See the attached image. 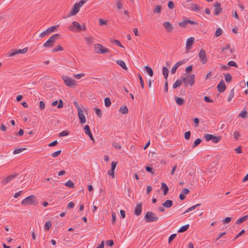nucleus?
<instances>
[{"mask_svg": "<svg viewBox=\"0 0 248 248\" xmlns=\"http://www.w3.org/2000/svg\"><path fill=\"white\" fill-rule=\"evenodd\" d=\"M69 132L66 130L62 131L59 134V137L66 136L69 135Z\"/></svg>", "mask_w": 248, "mask_h": 248, "instance_id": "51", "label": "nucleus"}, {"mask_svg": "<svg viewBox=\"0 0 248 248\" xmlns=\"http://www.w3.org/2000/svg\"><path fill=\"white\" fill-rule=\"evenodd\" d=\"M228 65L229 66H233L234 67L237 68L238 65L237 64L233 61H231L228 62Z\"/></svg>", "mask_w": 248, "mask_h": 248, "instance_id": "49", "label": "nucleus"}, {"mask_svg": "<svg viewBox=\"0 0 248 248\" xmlns=\"http://www.w3.org/2000/svg\"><path fill=\"white\" fill-rule=\"evenodd\" d=\"M69 29L74 31L80 32L81 31V25L77 21H73L69 27Z\"/></svg>", "mask_w": 248, "mask_h": 248, "instance_id": "10", "label": "nucleus"}, {"mask_svg": "<svg viewBox=\"0 0 248 248\" xmlns=\"http://www.w3.org/2000/svg\"><path fill=\"white\" fill-rule=\"evenodd\" d=\"M232 218L231 217H227L222 220L224 223H229L231 222Z\"/></svg>", "mask_w": 248, "mask_h": 248, "instance_id": "64", "label": "nucleus"}, {"mask_svg": "<svg viewBox=\"0 0 248 248\" xmlns=\"http://www.w3.org/2000/svg\"><path fill=\"white\" fill-rule=\"evenodd\" d=\"M239 117H242V118H246L248 117V115H247V112L246 110H243L239 114V115H238Z\"/></svg>", "mask_w": 248, "mask_h": 248, "instance_id": "34", "label": "nucleus"}, {"mask_svg": "<svg viewBox=\"0 0 248 248\" xmlns=\"http://www.w3.org/2000/svg\"><path fill=\"white\" fill-rule=\"evenodd\" d=\"M60 34L58 33L52 35L47 41L43 45V46L47 48H51L54 45L56 41L58 40L60 37Z\"/></svg>", "mask_w": 248, "mask_h": 248, "instance_id": "2", "label": "nucleus"}, {"mask_svg": "<svg viewBox=\"0 0 248 248\" xmlns=\"http://www.w3.org/2000/svg\"><path fill=\"white\" fill-rule=\"evenodd\" d=\"M63 50V48L62 46H61L60 45H58L57 46H56L55 48H54V49H53L52 50V51L53 52H57L58 51H62Z\"/></svg>", "mask_w": 248, "mask_h": 248, "instance_id": "46", "label": "nucleus"}, {"mask_svg": "<svg viewBox=\"0 0 248 248\" xmlns=\"http://www.w3.org/2000/svg\"><path fill=\"white\" fill-rule=\"evenodd\" d=\"M61 153V150H58V151H57L56 152H55L53 153H52V156L53 157H57V156H58L60 155Z\"/></svg>", "mask_w": 248, "mask_h": 248, "instance_id": "58", "label": "nucleus"}, {"mask_svg": "<svg viewBox=\"0 0 248 248\" xmlns=\"http://www.w3.org/2000/svg\"><path fill=\"white\" fill-rule=\"evenodd\" d=\"M142 209V205L141 202H140L139 204L136 205L134 211V215L139 216L141 213Z\"/></svg>", "mask_w": 248, "mask_h": 248, "instance_id": "13", "label": "nucleus"}, {"mask_svg": "<svg viewBox=\"0 0 248 248\" xmlns=\"http://www.w3.org/2000/svg\"><path fill=\"white\" fill-rule=\"evenodd\" d=\"M217 89L219 93H223L225 91L226 89V86L223 80H221L219 82V83L217 86Z\"/></svg>", "mask_w": 248, "mask_h": 248, "instance_id": "14", "label": "nucleus"}, {"mask_svg": "<svg viewBox=\"0 0 248 248\" xmlns=\"http://www.w3.org/2000/svg\"><path fill=\"white\" fill-rule=\"evenodd\" d=\"M194 38L193 37H190L188 38L186 42V49H189L191 48L194 42Z\"/></svg>", "mask_w": 248, "mask_h": 248, "instance_id": "16", "label": "nucleus"}, {"mask_svg": "<svg viewBox=\"0 0 248 248\" xmlns=\"http://www.w3.org/2000/svg\"><path fill=\"white\" fill-rule=\"evenodd\" d=\"M222 30L220 28H218L216 30V32L215 33V35L216 37H219V36H220L222 34Z\"/></svg>", "mask_w": 248, "mask_h": 248, "instance_id": "48", "label": "nucleus"}, {"mask_svg": "<svg viewBox=\"0 0 248 248\" xmlns=\"http://www.w3.org/2000/svg\"><path fill=\"white\" fill-rule=\"evenodd\" d=\"M198 55L202 64H205L207 62L208 60L206 58V53L203 49H201Z\"/></svg>", "mask_w": 248, "mask_h": 248, "instance_id": "12", "label": "nucleus"}, {"mask_svg": "<svg viewBox=\"0 0 248 248\" xmlns=\"http://www.w3.org/2000/svg\"><path fill=\"white\" fill-rule=\"evenodd\" d=\"M221 139V136H213V138L212 139V141L213 142L215 143H218Z\"/></svg>", "mask_w": 248, "mask_h": 248, "instance_id": "35", "label": "nucleus"}, {"mask_svg": "<svg viewBox=\"0 0 248 248\" xmlns=\"http://www.w3.org/2000/svg\"><path fill=\"white\" fill-rule=\"evenodd\" d=\"M138 77H139V78L140 80L141 87L142 89H144V81H143V78H142L141 75L140 73L138 74Z\"/></svg>", "mask_w": 248, "mask_h": 248, "instance_id": "45", "label": "nucleus"}, {"mask_svg": "<svg viewBox=\"0 0 248 248\" xmlns=\"http://www.w3.org/2000/svg\"><path fill=\"white\" fill-rule=\"evenodd\" d=\"M84 131L86 134L88 135L91 133L90 126L88 125H86L84 127Z\"/></svg>", "mask_w": 248, "mask_h": 248, "instance_id": "42", "label": "nucleus"}, {"mask_svg": "<svg viewBox=\"0 0 248 248\" xmlns=\"http://www.w3.org/2000/svg\"><path fill=\"white\" fill-rule=\"evenodd\" d=\"M98 21L100 26H104L106 25L107 22V20H105L102 18L99 19Z\"/></svg>", "mask_w": 248, "mask_h": 248, "instance_id": "55", "label": "nucleus"}, {"mask_svg": "<svg viewBox=\"0 0 248 248\" xmlns=\"http://www.w3.org/2000/svg\"><path fill=\"white\" fill-rule=\"evenodd\" d=\"M16 176H17L16 174L9 175V176H7V177H6L5 178H4L2 180V183L3 184H6L8 183L9 182H10L11 181H12Z\"/></svg>", "mask_w": 248, "mask_h": 248, "instance_id": "19", "label": "nucleus"}, {"mask_svg": "<svg viewBox=\"0 0 248 248\" xmlns=\"http://www.w3.org/2000/svg\"><path fill=\"white\" fill-rule=\"evenodd\" d=\"M51 222L50 221H46L45 224L44 229L48 231L51 227Z\"/></svg>", "mask_w": 248, "mask_h": 248, "instance_id": "37", "label": "nucleus"}, {"mask_svg": "<svg viewBox=\"0 0 248 248\" xmlns=\"http://www.w3.org/2000/svg\"><path fill=\"white\" fill-rule=\"evenodd\" d=\"M191 7L193 11L196 12H199L201 9V8L196 3H192L191 4Z\"/></svg>", "mask_w": 248, "mask_h": 248, "instance_id": "27", "label": "nucleus"}, {"mask_svg": "<svg viewBox=\"0 0 248 248\" xmlns=\"http://www.w3.org/2000/svg\"><path fill=\"white\" fill-rule=\"evenodd\" d=\"M247 219H248V215H247L237 219L236 221V224H240L241 223L247 220Z\"/></svg>", "mask_w": 248, "mask_h": 248, "instance_id": "26", "label": "nucleus"}, {"mask_svg": "<svg viewBox=\"0 0 248 248\" xmlns=\"http://www.w3.org/2000/svg\"><path fill=\"white\" fill-rule=\"evenodd\" d=\"M200 203L197 204L196 205H193L189 208H188L184 213H188L194 209H195L197 207L201 206Z\"/></svg>", "mask_w": 248, "mask_h": 248, "instance_id": "31", "label": "nucleus"}, {"mask_svg": "<svg viewBox=\"0 0 248 248\" xmlns=\"http://www.w3.org/2000/svg\"><path fill=\"white\" fill-rule=\"evenodd\" d=\"M162 72L165 79H166V80H167V78L169 75L168 69L166 67L163 66L162 68Z\"/></svg>", "mask_w": 248, "mask_h": 248, "instance_id": "24", "label": "nucleus"}, {"mask_svg": "<svg viewBox=\"0 0 248 248\" xmlns=\"http://www.w3.org/2000/svg\"><path fill=\"white\" fill-rule=\"evenodd\" d=\"M181 79L185 83V86L189 84L192 86L195 82V75L193 74L187 75L186 77H181Z\"/></svg>", "mask_w": 248, "mask_h": 248, "instance_id": "4", "label": "nucleus"}, {"mask_svg": "<svg viewBox=\"0 0 248 248\" xmlns=\"http://www.w3.org/2000/svg\"><path fill=\"white\" fill-rule=\"evenodd\" d=\"M85 39L86 43L89 45L92 44L95 40V38L93 36H86Z\"/></svg>", "mask_w": 248, "mask_h": 248, "instance_id": "21", "label": "nucleus"}, {"mask_svg": "<svg viewBox=\"0 0 248 248\" xmlns=\"http://www.w3.org/2000/svg\"><path fill=\"white\" fill-rule=\"evenodd\" d=\"M105 105L106 107H109L111 105V101L109 98L106 97L104 99Z\"/></svg>", "mask_w": 248, "mask_h": 248, "instance_id": "32", "label": "nucleus"}, {"mask_svg": "<svg viewBox=\"0 0 248 248\" xmlns=\"http://www.w3.org/2000/svg\"><path fill=\"white\" fill-rule=\"evenodd\" d=\"M58 27L59 25H56L47 28L45 31H43L40 34L39 37L41 38L45 37L46 35L49 34L51 32H53Z\"/></svg>", "mask_w": 248, "mask_h": 248, "instance_id": "8", "label": "nucleus"}, {"mask_svg": "<svg viewBox=\"0 0 248 248\" xmlns=\"http://www.w3.org/2000/svg\"><path fill=\"white\" fill-rule=\"evenodd\" d=\"M175 100L177 104L179 106L183 105L185 103L184 99L181 97H176Z\"/></svg>", "mask_w": 248, "mask_h": 248, "instance_id": "23", "label": "nucleus"}, {"mask_svg": "<svg viewBox=\"0 0 248 248\" xmlns=\"http://www.w3.org/2000/svg\"><path fill=\"white\" fill-rule=\"evenodd\" d=\"M222 11V9L221 7L214 8V15L215 16L219 15Z\"/></svg>", "mask_w": 248, "mask_h": 248, "instance_id": "33", "label": "nucleus"}, {"mask_svg": "<svg viewBox=\"0 0 248 248\" xmlns=\"http://www.w3.org/2000/svg\"><path fill=\"white\" fill-rule=\"evenodd\" d=\"M245 232V231L244 230H242L239 232L234 238V240L236 239L238 237H239L241 235L244 234Z\"/></svg>", "mask_w": 248, "mask_h": 248, "instance_id": "60", "label": "nucleus"}, {"mask_svg": "<svg viewBox=\"0 0 248 248\" xmlns=\"http://www.w3.org/2000/svg\"><path fill=\"white\" fill-rule=\"evenodd\" d=\"M161 10V7L160 5H157L156 7L153 10V12L154 13H160Z\"/></svg>", "mask_w": 248, "mask_h": 248, "instance_id": "50", "label": "nucleus"}, {"mask_svg": "<svg viewBox=\"0 0 248 248\" xmlns=\"http://www.w3.org/2000/svg\"><path fill=\"white\" fill-rule=\"evenodd\" d=\"M163 26L168 32H170L173 30V27L170 22H165L163 24Z\"/></svg>", "mask_w": 248, "mask_h": 248, "instance_id": "18", "label": "nucleus"}, {"mask_svg": "<svg viewBox=\"0 0 248 248\" xmlns=\"http://www.w3.org/2000/svg\"><path fill=\"white\" fill-rule=\"evenodd\" d=\"M116 63L119 64L121 67H122L123 69L127 70V68L126 66V64L124 62L123 60H117L116 61Z\"/></svg>", "mask_w": 248, "mask_h": 248, "instance_id": "25", "label": "nucleus"}, {"mask_svg": "<svg viewBox=\"0 0 248 248\" xmlns=\"http://www.w3.org/2000/svg\"><path fill=\"white\" fill-rule=\"evenodd\" d=\"M213 135L210 134H206L204 135V139L206 141L212 140L213 138Z\"/></svg>", "mask_w": 248, "mask_h": 248, "instance_id": "39", "label": "nucleus"}, {"mask_svg": "<svg viewBox=\"0 0 248 248\" xmlns=\"http://www.w3.org/2000/svg\"><path fill=\"white\" fill-rule=\"evenodd\" d=\"M78 112V116L81 124L86 123V118L82 109H80Z\"/></svg>", "mask_w": 248, "mask_h": 248, "instance_id": "15", "label": "nucleus"}, {"mask_svg": "<svg viewBox=\"0 0 248 248\" xmlns=\"http://www.w3.org/2000/svg\"><path fill=\"white\" fill-rule=\"evenodd\" d=\"M192 69H193V65H189L188 66L186 67V71L187 73H190L192 71Z\"/></svg>", "mask_w": 248, "mask_h": 248, "instance_id": "61", "label": "nucleus"}, {"mask_svg": "<svg viewBox=\"0 0 248 248\" xmlns=\"http://www.w3.org/2000/svg\"><path fill=\"white\" fill-rule=\"evenodd\" d=\"M145 70L146 72V73L150 76L152 77L154 75V72L153 70L151 67H150L148 66H146L145 67Z\"/></svg>", "mask_w": 248, "mask_h": 248, "instance_id": "29", "label": "nucleus"}, {"mask_svg": "<svg viewBox=\"0 0 248 248\" xmlns=\"http://www.w3.org/2000/svg\"><path fill=\"white\" fill-rule=\"evenodd\" d=\"M84 76H85V74L83 73L74 75V77L77 79H80L81 78L83 77Z\"/></svg>", "mask_w": 248, "mask_h": 248, "instance_id": "56", "label": "nucleus"}, {"mask_svg": "<svg viewBox=\"0 0 248 248\" xmlns=\"http://www.w3.org/2000/svg\"><path fill=\"white\" fill-rule=\"evenodd\" d=\"M106 245L108 246L111 247L114 245V242L112 240H109L106 241Z\"/></svg>", "mask_w": 248, "mask_h": 248, "instance_id": "62", "label": "nucleus"}, {"mask_svg": "<svg viewBox=\"0 0 248 248\" xmlns=\"http://www.w3.org/2000/svg\"><path fill=\"white\" fill-rule=\"evenodd\" d=\"M28 51V47H25L22 49L11 50V52L7 53L8 57H13L17 54H25Z\"/></svg>", "mask_w": 248, "mask_h": 248, "instance_id": "7", "label": "nucleus"}, {"mask_svg": "<svg viewBox=\"0 0 248 248\" xmlns=\"http://www.w3.org/2000/svg\"><path fill=\"white\" fill-rule=\"evenodd\" d=\"M191 136V133L190 131H187L185 133V139L186 140H188L190 139Z\"/></svg>", "mask_w": 248, "mask_h": 248, "instance_id": "54", "label": "nucleus"}, {"mask_svg": "<svg viewBox=\"0 0 248 248\" xmlns=\"http://www.w3.org/2000/svg\"><path fill=\"white\" fill-rule=\"evenodd\" d=\"M94 51L97 54H103L105 53H109L110 50L109 49L104 47L100 44H96L94 45Z\"/></svg>", "mask_w": 248, "mask_h": 248, "instance_id": "5", "label": "nucleus"}, {"mask_svg": "<svg viewBox=\"0 0 248 248\" xmlns=\"http://www.w3.org/2000/svg\"><path fill=\"white\" fill-rule=\"evenodd\" d=\"M65 185L67 186V187H71V188H73L74 187V183L71 181V180H68L67 181L66 183L65 184Z\"/></svg>", "mask_w": 248, "mask_h": 248, "instance_id": "40", "label": "nucleus"}, {"mask_svg": "<svg viewBox=\"0 0 248 248\" xmlns=\"http://www.w3.org/2000/svg\"><path fill=\"white\" fill-rule=\"evenodd\" d=\"M119 111L122 113L125 114L128 113V109L126 106H122L120 107Z\"/></svg>", "mask_w": 248, "mask_h": 248, "instance_id": "28", "label": "nucleus"}, {"mask_svg": "<svg viewBox=\"0 0 248 248\" xmlns=\"http://www.w3.org/2000/svg\"><path fill=\"white\" fill-rule=\"evenodd\" d=\"M94 109L96 114L97 115V116L99 118H101L102 116V111H101V109H100L99 108H94Z\"/></svg>", "mask_w": 248, "mask_h": 248, "instance_id": "36", "label": "nucleus"}, {"mask_svg": "<svg viewBox=\"0 0 248 248\" xmlns=\"http://www.w3.org/2000/svg\"><path fill=\"white\" fill-rule=\"evenodd\" d=\"M233 136L235 140H237L239 139V137L240 136L239 133L236 131L234 132Z\"/></svg>", "mask_w": 248, "mask_h": 248, "instance_id": "63", "label": "nucleus"}, {"mask_svg": "<svg viewBox=\"0 0 248 248\" xmlns=\"http://www.w3.org/2000/svg\"><path fill=\"white\" fill-rule=\"evenodd\" d=\"M161 188L163 190V194H164V195H167V193H168V192L169 191V187L167 186V185L165 183H164V182H162L161 183Z\"/></svg>", "mask_w": 248, "mask_h": 248, "instance_id": "22", "label": "nucleus"}, {"mask_svg": "<svg viewBox=\"0 0 248 248\" xmlns=\"http://www.w3.org/2000/svg\"><path fill=\"white\" fill-rule=\"evenodd\" d=\"M173 205V201L172 200H166L163 204L162 206L166 208H170Z\"/></svg>", "mask_w": 248, "mask_h": 248, "instance_id": "20", "label": "nucleus"}, {"mask_svg": "<svg viewBox=\"0 0 248 248\" xmlns=\"http://www.w3.org/2000/svg\"><path fill=\"white\" fill-rule=\"evenodd\" d=\"M144 219L146 222H153L156 221L158 219V217L155 213L148 211L145 215Z\"/></svg>", "mask_w": 248, "mask_h": 248, "instance_id": "3", "label": "nucleus"}, {"mask_svg": "<svg viewBox=\"0 0 248 248\" xmlns=\"http://www.w3.org/2000/svg\"><path fill=\"white\" fill-rule=\"evenodd\" d=\"M182 81V79H181L180 80H177L173 84V88L174 89L177 88L179 86H180L181 84Z\"/></svg>", "mask_w": 248, "mask_h": 248, "instance_id": "41", "label": "nucleus"}, {"mask_svg": "<svg viewBox=\"0 0 248 248\" xmlns=\"http://www.w3.org/2000/svg\"><path fill=\"white\" fill-rule=\"evenodd\" d=\"M38 203V202L36 197L33 195H30L26 197L21 202V204L23 205H33L36 206Z\"/></svg>", "mask_w": 248, "mask_h": 248, "instance_id": "1", "label": "nucleus"}, {"mask_svg": "<svg viewBox=\"0 0 248 248\" xmlns=\"http://www.w3.org/2000/svg\"><path fill=\"white\" fill-rule=\"evenodd\" d=\"M26 149V148H20L16 149L14 151L13 154L15 155L18 154Z\"/></svg>", "mask_w": 248, "mask_h": 248, "instance_id": "44", "label": "nucleus"}, {"mask_svg": "<svg viewBox=\"0 0 248 248\" xmlns=\"http://www.w3.org/2000/svg\"><path fill=\"white\" fill-rule=\"evenodd\" d=\"M187 23L190 24L192 25H198V23L196 21H194L191 20H190L188 18H185V20L183 21L180 22L178 23V25L183 28H185Z\"/></svg>", "mask_w": 248, "mask_h": 248, "instance_id": "11", "label": "nucleus"}, {"mask_svg": "<svg viewBox=\"0 0 248 248\" xmlns=\"http://www.w3.org/2000/svg\"><path fill=\"white\" fill-rule=\"evenodd\" d=\"M176 234H172L170 235L169 238L168 242L169 243H170L175 238Z\"/></svg>", "mask_w": 248, "mask_h": 248, "instance_id": "59", "label": "nucleus"}, {"mask_svg": "<svg viewBox=\"0 0 248 248\" xmlns=\"http://www.w3.org/2000/svg\"><path fill=\"white\" fill-rule=\"evenodd\" d=\"M189 224H186L185 225L180 228V229L178 230V232H184L187 231V230L189 228Z\"/></svg>", "mask_w": 248, "mask_h": 248, "instance_id": "30", "label": "nucleus"}, {"mask_svg": "<svg viewBox=\"0 0 248 248\" xmlns=\"http://www.w3.org/2000/svg\"><path fill=\"white\" fill-rule=\"evenodd\" d=\"M117 164V162L112 161L111 162V169L112 170V171H114V170H115L116 169Z\"/></svg>", "mask_w": 248, "mask_h": 248, "instance_id": "53", "label": "nucleus"}, {"mask_svg": "<svg viewBox=\"0 0 248 248\" xmlns=\"http://www.w3.org/2000/svg\"><path fill=\"white\" fill-rule=\"evenodd\" d=\"M183 63H184L183 61H180L177 62H176L173 65V66L172 67V68L171 69V73L172 74H174L176 73V71L177 68L179 67V66Z\"/></svg>", "mask_w": 248, "mask_h": 248, "instance_id": "17", "label": "nucleus"}, {"mask_svg": "<svg viewBox=\"0 0 248 248\" xmlns=\"http://www.w3.org/2000/svg\"><path fill=\"white\" fill-rule=\"evenodd\" d=\"M79 9L80 8L78 6V5L76 4V3H75L72 7V9L69 14L66 16H64L63 18H66L69 17L71 16L77 15L79 11Z\"/></svg>", "mask_w": 248, "mask_h": 248, "instance_id": "9", "label": "nucleus"}, {"mask_svg": "<svg viewBox=\"0 0 248 248\" xmlns=\"http://www.w3.org/2000/svg\"><path fill=\"white\" fill-rule=\"evenodd\" d=\"M234 89H232L230 93V94L228 96V102H230L232 99V98L234 97Z\"/></svg>", "mask_w": 248, "mask_h": 248, "instance_id": "38", "label": "nucleus"}, {"mask_svg": "<svg viewBox=\"0 0 248 248\" xmlns=\"http://www.w3.org/2000/svg\"><path fill=\"white\" fill-rule=\"evenodd\" d=\"M168 7H169V8H170V9H172L174 8V3L173 1H169L168 3Z\"/></svg>", "mask_w": 248, "mask_h": 248, "instance_id": "57", "label": "nucleus"}, {"mask_svg": "<svg viewBox=\"0 0 248 248\" xmlns=\"http://www.w3.org/2000/svg\"><path fill=\"white\" fill-rule=\"evenodd\" d=\"M225 80L227 82H230L232 80V77L230 74H225Z\"/></svg>", "mask_w": 248, "mask_h": 248, "instance_id": "47", "label": "nucleus"}, {"mask_svg": "<svg viewBox=\"0 0 248 248\" xmlns=\"http://www.w3.org/2000/svg\"><path fill=\"white\" fill-rule=\"evenodd\" d=\"M62 79L65 84L70 88H73L76 85V81L69 77L63 76Z\"/></svg>", "mask_w": 248, "mask_h": 248, "instance_id": "6", "label": "nucleus"}, {"mask_svg": "<svg viewBox=\"0 0 248 248\" xmlns=\"http://www.w3.org/2000/svg\"><path fill=\"white\" fill-rule=\"evenodd\" d=\"M201 142H202V140L200 139L199 138V139H196L195 140L193 145H192V148H194L197 147L201 143Z\"/></svg>", "mask_w": 248, "mask_h": 248, "instance_id": "43", "label": "nucleus"}, {"mask_svg": "<svg viewBox=\"0 0 248 248\" xmlns=\"http://www.w3.org/2000/svg\"><path fill=\"white\" fill-rule=\"evenodd\" d=\"M203 99L205 102L212 103H214V101L212 99H211L209 96H204Z\"/></svg>", "mask_w": 248, "mask_h": 248, "instance_id": "52", "label": "nucleus"}]
</instances>
